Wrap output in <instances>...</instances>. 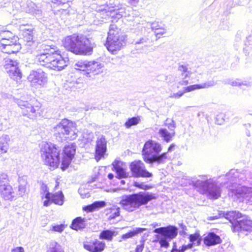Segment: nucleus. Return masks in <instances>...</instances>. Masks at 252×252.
Masks as SVG:
<instances>
[{"label": "nucleus", "instance_id": "4be33fe9", "mask_svg": "<svg viewBox=\"0 0 252 252\" xmlns=\"http://www.w3.org/2000/svg\"><path fill=\"white\" fill-rule=\"evenodd\" d=\"M216 84L217 81L212 79L201 84H195L184 88V92H189L197 89H207L212 87Z\"/></svg>", "mask_w": 252, "mask_h": 252}, {"label": "nucleus", "instance_id": "052dcab7", "mask_svg": "<svg viewBox=\"0 0 252 252\" xmlns=\"http://www.w3.org/2000/svg\"><path fill=\"white\" fill-rule=\"evenodd\" d=\"M3 34H5V35H4L3 37H5L7 38H9V37H12V33L9 31H4L3 32Z\"/></svg>", "mask_w": 252, "mask_h": 252}, {"label": "nucleus", "instance_id": "f257e3e1", "mask_svg": "<svg viewBox=\"0 0 252 252\" xmlns=\"http://www.w3.org/2000/svg\"><path fill=\"white\" fill-rule=\"evenodd\" d=\"M41 48L44 52L36 56V61L41 65L57 71H60L67 66L68 58H63L61 51L56 50L54 45L42 44Z\"/></svg>", "mask_w": 252, "mask_h": 252}, {"label": "nucleus", "instance_id": "cd10ccee", "mask_svg": "<svg viewBox=\"0 0 252 252\" xmlns=\"http://www.w3.org/2000/svg\"><path fill=\"white\" fill-rule=\"evenodd\" d=\"M86 221L87 219L86 218L77 217L72 221L70 227L75 230L82 229L86 227Z\"/></svg>", "mask_w": 252, "mask_h": 252}, {"label": "nucleus", "instance_id": "a878e982", "mask_svg": "<svg viewBox=\"0 0 252 252\" xmlns=\"http://www.w3.org/2000/svg\"><path fill=\"white\" fill-rule=\"evenodd\" d=\"M204 244L208 246L220 243V237L213 232L209 233L204 239Z\"/></svg>", "mask_w": 252, "mask_h": 252}, {"label": "nucleus", "instance_id": "20e7f679", "mask_svg": "<svg viewBox=\"0 0 252 252\" xmlns=\"http://www.w3.org/2000/svg\"><path fill=\"white\" fill-rule=\"evenodd\" d=\"M155 198L154 195L149 192L141 191L130 195H125L121 197L119 204L125 210L131 212L139 208L142 205L147 204Z\"/></svg>", "mask_w": 252, "mask_h": 252}, {"label": "nucleus", "instance_id": "4c0bfd02", "mask_svg": "<svg viewBox=\"0 0 252 252\" xmlns=\"http://www.w3.org/2000/svg\"><path fill=\"white\" fill-rule=\"evenodd\" d=\"M114 235V232L109 230L102 231L99 235L100 239L110 241Z\"/></svg>", "mask_w": 252, "mask_h": 252}, {"label": "nucleus", "instance_id": "f3484780", "mask_svg": "<svg viewBox=\"0 0 252 252\" xmlns=\"http://www.w3.org/2000/svg\"><path fill=\"white\" fill-rule=\"evenodd\" d=\"M106 140L105 137L101 135L97 138L96 142L95 159L99 160L103 157L106 151Z\"/></svg>", "mask_w": 252, "mask_h": 252}, {"label": "nucleus", "instance_id": "680f3d73", "mask_svg": "<svg viewBox=\"0 0 252 252\" xmlns=\"http://www.w3.org/2000/svg\"><path fill=\"white\" fill-rule=\"evenodd\" d=\"M174 147H175V145L173 144H171L168 148V151L166 153H167L168 152H171L173 150V149H174Z\"/></svg>", "mask_w": 252, "mask_h": 252}, {"label": "nucleus", "instance_id": "69168bd1", "mask_svg": "<svg viewBox=\"0 0 252 252\" xmlns=\"http://www.w3.org/2000/svg\"><path fill=\"white\" fill-rule=\"evenodd\" d=\"M58 186V183H57V184L56 185L55 188H57V187Z\"/></svg>", "mask_w": 252, "mask_h": 252}, {"label": "nucleus", "instance_id": "5fc2aeb1", "mask_svg": "<svg viewBox=\"0 0 252 252\" xmlns=\"http://www.w3.org/2000/svg\"><path fill=\"white\" fill-rule=\"evenodd\" d=\"M144 247V242L141 241L140 244L137 246L136 252H142Z\"/></svg>", "mask_w": 252, "mask_h": 252}, {"label": "nucleus", "instance_id": "c03bdc74", "mask_svg": "<svg viewBox=\"0 0 252 252\" xmlns=\"http://www.w3.org/2000/svg\"><path fill=\"white\" fill-rule=\"evenodd\" d=\"M110 214L109 219L110 220L114 219L116 217L120 215V208L117 206H113L111 208Z\"/></svg>", "mask_w": 252, "mask_h": 252}, {"label": "nucleus", "instance_id": "9b49d317", "mask_svg": "<svg viewBox=\"0 0 252 252\" xmlns=\"http://www.w3.org/2000/svg\"><path fill=\"white\" fill-rule=\"evenodd\" d=\"M0 44L1 51L8 54L18 52L21 48L19 38L16 36L9 37V38L2 37Z\"/></svg>", "mask_w": 252, "mask_h": 252}, {"label": "nucleus", "instance_id": "5701e85b", "mask_svg": "<svg viewBox=\"0 0 252 252\" xmlns=\"http://www.w3.org/2000/svg\"><path fill=\"white\" fill-rule=\"evenodd\" d=\"M181 72L182 80L178 82V85L186 86L189 83V78L191 74V71L189 70L187 65H180L178 69Z\"/></svg>", "mask_w": 252, "mask_h": 252}, {"label": "nucleus", "instance_id": "ea45409f", "mask_svg": "<svg viewBox=\"0 0 252 252\" xmlns=\"http://www.w3.org/2000/svg\"><path fill=\"white\" fill-rule=\"evenodd\" d=\"M9 185H10L9 184L8 175L3 173L0 174V188H2Z\"/></svg>", "mask_w": 252, "mask_h": 252}, {"label": "nucleus", "instance_id": "7c9ffc66", "mask_svg": "<svg viewBox=\"0 0 252 252\" xmlns=\"http://www.w3.org/2000/svg\"><path fill=\"white\" fill-rule=\"evenodd\" d=\"M106 203L103 201H95L93 204L83 207V210L88 212H92L99 208L104 207Z\"/></svg>", "mask_w": 252, "mask_h": 252}, {"label": "nucleus", "instance_id": "13d9d810", "mask_svg": "<svg viewBox=\"0 0 252 252\" xmlns=\"http://www.w3.org/2000/svg\"><path fill=\"white\" fill-rule=\"evenodd\" d=\"M11 252H24V250L23 247H18L13 249Z\"/></svg>", "mask_w": 252, "mask_h": 252}, {"label": "nucleus", "instance_id": "39448f33", "mask_svg": "<svg viewBox=\"0 0 252 252\" xmlns=\"http://www.w3.org/2000/svg\"><path fill=\"white\" fill-rule=\"evenodd\" d=\"M112 1L110 0L109 2H107L105 4L99 6L96 9V11L100 13H105L107 16H110L112 18L115 16L118 19L123 17L126 18L127 21H135V24H134L133 26H136L139 24L140 20L138 18L139 14L137 11L133 9L126 11L123 8H116V5L111 2Z\"/></svg>", "mask_w": 252, "mask_h": 252}, {"label": "nucleus", "instance_id": "7ed1b4c3", "mask_svg": "<svg viewBox=\"0 0 252 252\" xmlns=\"http://www.w3.org/2000/svg\"><path fill=\"white\" fill-rule=\"evenodd\" d=\"M63 44L66 49L76 55H86L93 51L90 40L83 35L73 34L67 36L63 39Z\"/></svg>", "mask_w": 252, "mask_h": 252}, {"label": "nucleus", "instance_id": "473e14b6", "mask_svg": "<svg viewBox=\"0 0 252 252\" xmlns=\"http://www.w3.org/2000/svg\"><path fill=\"white\" fill-rule=\"evenodd\" d=\"M88 61H79L76 62L74 65V69L80 71H85L86 76H88Z\"/></svg>", "mask_w": 252, "mask_h": 252}, {"label": "nucleus", "instance_id": "c9c22d12", "mask_svg": "<svg viewBox=\"0 0 252 252\" xmlns=\"http://www.w3.org/2000/svg\"><path fill=\"white\" fill-rule=\"evenodd\" d=\"M114 168L116 170L117 177L119 179L127 178L129 175L125 169L119 165H114Z\"/></svg>", "mask_w": 252, "mask_h": 252}, {"label": "nucleus", "instance_id": "3c124183", "mask_svg": "<svg viewBox=\"0 0 252 252\" xmlns=\"http://www.w3.org/2000/svg\"><path fill=\"white\" fill-rule=\"evenodd\" d=\"M64 229V225L63 224L57 225L52 226V229L51 230L62 232Z\"/></svg>", "mask_w": 252, "mask_h": 252}, {"label": "nucleus", "instance_id": "de8ad7c7", "mask_svg": "<svg viewBox=\"0 0 252 252\" xmlns=\"http://www.w3.org/2000/svg\"><path fill=\"white\" fill-rule=\"evenodd\" d=\"M166 32L167 30L165 27H164L161 29H159V30L155 31L154 33L157 38L159 39L162 35L166 33Z\"/></svg>", "mask_w": 252, "mask_h": 252}, {"label": "nucleus", "instance_id": "dca6fc26", "mask_svg": "<svg viewBox=\"0 0 252 252\" xmlns=\"http://www.w3.org/2000/svg\"><path fill=\"white\" fill-rule=\"evenodd\" d=\"M247 176L246 170L240 172L237 169H231L226 174L225 177L231 184L237 183V182L239 184L241 180L246 178Z\"/></svg>", "mask_w": 252, "mask_h": 252}, {"label": "nucleus", "instance_id": "bf43d9fd", "mask_svg": "<svg viewBox=\"0 0 252 252\" xmlns=\"http://www.w3.org/2000/svg\"><path fill=\"white\" fill-rule=\"evenodd\" d=\"M127 2L133 6H136L139 0H126Z\"/></svg>", "mask_w": 252, "mask_h": 252}, {"label": "nucleus", "instance_id": "ddd939ff", "mask_svg": "<svg viewBox=\"0 0 252 252\" xmlns=\"http://www.w3.org/2000/svg\"><path fill=\"white\" fill-rule=\"evenodd\" d=\"M129 168L133 177L150 178L153 174L146 169L144 163L140 160L132 161L129 165Z\"/></svg>", "mask_w": 252, "mask_h": 252}, {"label": "nucleus", "instance_id": "2eb2a0df", "mask_svg": "<svg viewBox=\"0 0 252 252\" xmlns=\"http://www.w3.org/2000/svg\"><path fill=\"white\" fill-rule=\"evenodd\" d=\"M76 152V147L73 144L66 145L63 149V157L62 160V167L63 170L68 167L70 164L72 158L74 157Z\"/></svg>", "mask_w": 252, "mask_h": 252}, {"label": "nucleus", "instance_id": "c85d7f7f", "mask_svg": "<svg viewBox=\"0 0 252 252\" xmlns=\"http://www.w3.org/2000/svg\"><path fill=\"white\" fill-rule=\"evenodd\" d=\"M9 137L7 135H3L0 137V155L7 152L9 148Z\"/></svg>", "mask_w": 252, "mask_h": 252}, {"label": "nucleus", "instance_id": "b1692460", "mask_svg": "<svg viewBox=\"0 0 252 252\" xmlns=\"http://www.w3.org/2000/svg\"><path fill=\"white\" fill-rule=\"evenodd\" d=\"M238 197H242L249 202L252 201V189L251 188L242 187L236 191Z\"/></svg>", "mask_w": 252, "mask_h": 252}, {"label": "nucleus", "instance_id": "6e6552de", "mask_svg": "<svg viewBox=\"0 0 252 252\" xmlns=\"http://www.w3.org/2000/svg\"><path fill=\"white\" fill-rule=\"evenodd\" d=\"M54 130L56 137L61 141L73 140L78 136L76 124L66 119L54 126Z\"/></svg>", "mask_w": 252, "mask_h": 252}, {"label": "nucleus", "instance_id": "a18cd8bd", "mask_svg": "<svg viewBox=\"0 0 252 252\" xmlns=\"http://www.w3.org/2000/svg\"><path fill=\"white\" fill-rule=\"evenodd\" d=\"M164 126H167L170 130L173 131H174V128L176 127L175 122L172 119L169 118H167L165 120Z\"/></svg>", "mask_w": 252, "mask_h": 252}, {"label": "nucleus", "instance_id": "c756f323", "mask_svg": "<svg viewBox=\"0 0 252 252\" xmlns=\"http://www.w3.org/2000/svg\"><path fill=\"white\" fill-rule=\"evenodd\" d=\"M7 73L10 78L15 80H19L22 77V73L19 69L18 65L13 66L10 69L7 70Z\"/></svg>", "mask_w": 252, "mask_h": 252}, {"label": "nucleus", "instance_id": "f704fd0d", "mask_svg": "<svg viewBox=\"0 0 252 252\" xmlns=\"http://www.w3.org/2000/svg\"><path fill=\"white\" fill-rule=\"evenodd\" d=\"M146 230V228H136L135 229H133L132 231H130V232H128V233L123 234L122 236V238L124 240H125V239H126L128 238H131L133 236H134L139 233H141L143 232V231H145Z\"/></svg>", "mask_w": 252, "mask_h": 252}, {"label": "nucleus", "instance_id": "412c9836", "mask_svg": "<svg viewBox=\"0 0 252 252\" xmlns=\"http://www.w3.org/2000/svg\"><path fill=\"white\" fill-rule=\"evenodd\" d=\"M252 228V221L247 219L237 220L235 223H233V232H239L241 230L249 231Z\"/></svg>", "mask_w": 252, "mask_h": 252}, {"label": "nucleus", "instance_id": "4d7b16f0", "mask_svg": "<svg viewBox=\"0 0 252 252\" xmlns=\"http://www.w3.org/2000/svg\"><path fill=\"white\" fill-rule=\"evenodd\" d=\"M41 190L42 192L45 194L47 192H49L47 186L44 184H42L41 186Z\"/></svg>", "mask_w": 252, "mask_h": 252}, {"label": "nucleus", "instance_id": "8fccbe9b", "mask_svg": "<svg viewBox=\"0 0 252 252\" xmlns=\"http://www.w3.org/2000/svg\"><path fill=\"white\" fill-rule=\"evenodd\" d=\"M134 186L137 188H138L144 190H147L150 189V187L148 185H145L143 183H140L138 182H134Z\"/></svg>", "mask_w": 252, "mask_h": 252}, {"label": "nucleus", "instance_id": "6ab92c4d", "mask_svg": "<svg viewBox=\"0 0 252 252\" xmlns=\"http://www.w3.org/2000/svg\"><path fill=\"white\" fill-rule=\"evenodd\" d=\"M83 247L90 252H101L105 247V244L104 242L95 240L84 242Z\"/></svg>", "mask_w": 252, "mask_h": 252}, {"label": "nucleus", "instance_id": "e2e57ef3", "mask_svg": "<svg viewBox=\"0 0 252 252\" xmlns=\"http://www.w3.org/2000/svg\"><path fill=\"white\" fill-rule=\"evenodd\" d=\"M108 178L110 180H112V179L114 178V175H113L112 173H109V174L108 175Z\"/></svg>", "mask_w": 252, "mask_h": 252}, {"label": "nucleus", "instance_id": "6e6d98bb", "mask_svg": "<svg viewBox=\"0 0 252 252\" xmlns=\"http://www.w3.org/2000/svg\"><path fill=\"white\" fill-rule=\"evenodd\" d=\"M229 84L233 86L244 85V84L243 83H241L239 80H236L235 81H231V82H229ZM246 85V84H245V85Z\"/></svg>", "mask_w": 252, "mask_h": 252}, {"label": "nucleus", "instance_id": "603ef678", "mask_svg": "<svg viewBox=\"0 0 252 252\" xmlns=\"http://www.w3.org/2000/svg\"><path fill=\"white\" fill-rule=\"evenodd\" d=\"M149 38L146 37H142L135 42V44H145L148 42Z\"/></svg>", "mask_w": 252, "mask_h": 252}, {"label": "nucleus", "instance_id": "0eeeda50", "mask_svg": "<svg viewBox=\"0 0 252 252\" xmlns=\"http://www.w3.org/2000/svg\"><path fill=\"white\" fill-rule=\"evenodd\" d=\"M61 150L55 145L43 142L40 145V154L42 160L45 164L53 169L58 167L60 162V152Z\"/></svg>", "mask_w": 252, "mask_h": 252}, {"label": "nucleus", "instance_id": "aec40b11", "mask_svg": "<svg viewBox=\"0 0 252 252\" xmlns=\"http://www.w3.org/2000/svg\"><path fill=\"white\" fill-rule=\"evenodd\" d=\"M223 217L229 220L230 222L232 224V227H233V223H235L236 221L238 220L237 219L242 217V214L239 212L232 211L226 213L223 212L220 213L218 216L216 215L211 217L210 220H216Z\"/></svg>", "mask_w": 252, "mask_h": 252}, {"label": "nucleus", "instance_id": "79ce46f5", "mask_svg": "<svg viewBox=\"0 0 252 252\" xmlns=\"http://www.w3.org/2000/svg\"><path fill=\"white\" fill-rule=\"evenodd\" d=\"M15 65H18V63L15 60H12L9 58H6L4 60V66L7 72V70L10 69V68Z\"/></svg>", "mask_w": 252, "mask_h": 252}, {"label": "nucleus", "instance_id": "2f4dec72", "mask_svg": "<svg viewBox=\"0 0 252 252\" xmlns=\"http://www.w3.org/2000/svg\"><path fill=\"white\" fill-rule=\"evenodd\" d=\"M63 198V194L61 191L55 193H51V200L55 204L62 205L64 202Z\"/></svg>", "mask_w": 252, "mask_h": 252}, {"label": "nucleus", "instance_id": "72a5a7b5", "mask_svg": "<svg viewBox=\"0 0 252 252\" xmlns=\"http://www.w3.org/2000/svg\"><path fill=\"white\" fill-rule=\"evenodd\" d=\"M158 134L164 141L169 142L174 136L175 133L174 132H169L166 128H161L159 129Z\"/></svg>", "mask_w": 252, "mask_h": 252}, {"label": "nucleus", "instance_id": "37998d69", "mask_svg": "<svg viewBox=\"0 0 252 252\" xmlns=\"http://www.w3.org/2000/svg\"><path fill=\"white\" fill-rule=\"evenodd\" d=\"M139 122V119L137 117H132L129 118L125 123V126L126 128H130L131 126H135L138 124Z\"/></svg>", "mask_w": 252, "mask_h": 252}, {"label": "nucleus", "instance_id": "1a4fd4ad", "mask_svg": "<svg viewBox=\"0 0 252 252\" xmlns=\"http://www.w3.org/2000/svg\"><path fill=\"white\" fill-rule=\"evenodd\" d=\"M126 35L119 34L115 25H110L105 44L108 51L115 54L126 45Z\"/></svg>", "mask_w": 252, "mask_h": 252}, {"label": "nucleus", "instance_id": "0e129e2a", "mask_svg": "<svg viewBox=\"0 0 252 252\" xmlns=\"http://www.w3.org/2000/svg\"><path fill=\"white\" fill-rule=\"evenodd\" d=\"M121 185H125L126 182L124 180H122L120 182Z\"/></svg>", "mask_w": 252, "mask_h": 252}, {"label": "nucleus", "instance_id": "9d476101", "mask_svg": "<svg viewBox=\"0 0 252 252\" xmlns=\"http://www.w3.org/2000/svg\"><path fill=\"white\" fill-rule=\"evenodd\" d=\"M154 232L160 234L158 238L160 246L167 248L169 246V241L177 236V228L173 226H169L167 227L156 228Z\"/></svg>", "mask_w": 252, "mask_h": 252}, {"label": "nucleus", "instance_id": "58836bf2", "mask_svg": "<svg viewBox=\"0 0 252 252\" xmlns=\"http://www.w3.org/2000/svg\"><path fill=\"white\" fill-rule=\"evenodd\" d=\"M19 183L17 195L19 196L22 197L25 194L26 191V182L24 180L21 179L19 181Z\"/></svg>", "mask_w": 252, "mask_h": 252}, {"label": "nucleus", "instance_id": "49530a36", "mask_svg": "<svg viewBox=\"0 0 252 252\" xmlns=\"http://www.w3.org/2000/svg\"><path fill=\"white\" fill-rule=\"evenodd\" d=\"M165 27L164 25L161 23L154 22L151 23V28L152 30L155 32V31L159 30L163 27Z\"/></svg>", "mask_w": 252, "mask_h": 252}, {"label": "nucleus", "instance_id": "a19ab883", "mask_svg": "<svg viewBox=\"0 0 252 252\" xmlns=\"http://www.w3.org/2000/svg\"><path fill=\"white\" fill-rule=\"evenodd\" d=\"M24 30H25L23 33L24 40L28 42L32 41L33 39L32 29L29 28Z\"/></svg>", "mask_w": 252, "mask_h": 252}, {"label": "nucleus", "instance_id": "f8f14e48", "mask_svg": "<svg viewBox=\"0 0 252 252\" xmlns=\"http://www.w3.org/2000/svg\"><path fill=\"white\" fill-rule=\"evenodd\" d=\"M28 80L32 86L35 88H40L47 83L48 78L45 72L38 69L32 71L28 77Z\"/></svg>", "mask_w": 252, "mask_h": 252}, {"label": "nucleus", "instance_id": "393cba45", "mask_svg": "<svg viewBox=\"0 0 252 252\" xmlns=\"http://www.w3.org/2000/svg\"><path fill=\"white\" fill-rule=\"evenodd\" d=\"M1 197L5 200H12L16 198L15 193L10 185L0 188Z\"/></svg>", "mask_w": 252, "mask_h": 252}, {"label": "nucleus", "instance_id": "423d86ee", "mask_svg": "<svg viewBox=\"0 0 252 252\" xmlns=\"http://www.w3.org/2000/svg\"><path fill=\"white\" fill-rule=\"evenodd\" d=\"M162 150L161 145L153 140L147 141L142 150L143 160L147 163L157 162L161 164L167 158V153L159 154Z\"/></svg>", "mask_w": 252, "mask_h": 252}, {"label": "nucleus", "instance_id": "e433bc0d", "mask_svg": "<svg viewBox=\"0 0 252 252\" xmlns=\"http://www.w3.org/2000/svg\"><path fill=\"white\" fill-rule=\"evenodd\" d=\"M47 252H64L61 246L56 242L50 243Z\"/></svg>", "mask_w": 252, "mask_h": 252}, {"label": "nucleus", "instance_id": "f03ea898", "mask_svg": "<svg viewBox=\"0 0 252 252\" xmlns=\"http://www.w3.org/2000/svg\"><path fill=\"white\" fill-rule=\"evenodd\" d=\"M199 178H182L181 184L183 186L191 185L202 194H207L210 199H216L220 196L221 190L216 181L208 179L206 175L199 176Z\"/></svg>", "mask_w": 252, "mask_h": 252}, {"label": "nucleus", "instance_id": "a211bd4d", "mask_svg": "<svg viewBox=\"0 0 252 252\" xmlns=\"http://www.w3.org/2000/svg\"><path fill=\"white\" fill-rule=\"evenodd\" d=\"M189 238L190 242L192 243L188 245H184L179 249H178L175 245H174L171 252H184L187 250L191 249L193 244H196L197 246L200 245L201 239L198 233H194L190 235Z\"/></svg>", "mask_w": 252, "mask_h": 252}, {"label": "nucleus", "instance_id": "864d4df0", "mask_svg": "<svg viewBox=\"0 0 252 252\" xmlns=\"http://www.w3.org/2000/svg\"><path fill=\"white\" fill-rule=\"evenodd\" d=\"M186 92H184V90L183 92L179 91L177 93H174L171 95L170 97L175 98H179L181 97Z\"/></svg>", "mask_w": 252, "mask_h": 252}, {"label": "nucleus", "instance_id": "bb28decb", "mask_svg": "<svg viewBox=\"0 0 252 252\" xmlns=\"http://www.w3.org/2000/svg\"><path fill=\"white\" fill-rule=\"evenodd\" d=\"M103 65L98 62L90 61L88 62V72L94 75L98 74L102 72Z\"/></svg>", "mask_w": 252, "mask_h": 252}, {"label": "nucleus", "instance_id": "09e8293b", "mask_svg": "<svg viewBox=\"0 0 252 252\" xmlns=\"http://www.w3.org/2000/svg\"><path fill=\"white\" fill-rule=\"evenodd\" d=\"M44 197L46 199V200L44 201L43 205L45 207H47L52 203L51 200V193H46L45 194Z\"/></svg>", "mask_w": 252, "mask_h": 252}, {"label": "nucleus", "instance_id": "4468645a", "mask_svg": "<svg viewBox=\"0 0 252 252\" xmlns=\"http://www.w3.org/2000/svg\"><path fill=\"white\" fill-rule=\"evenodd\" d=\"M18 104L22 110L23 115L30 119H35L39 113L38 112L39 109V106H34L29 101L21 100L18 102Z\"/></svg>", "mask_w": 252, "mask_h": 252}]
</instances>
